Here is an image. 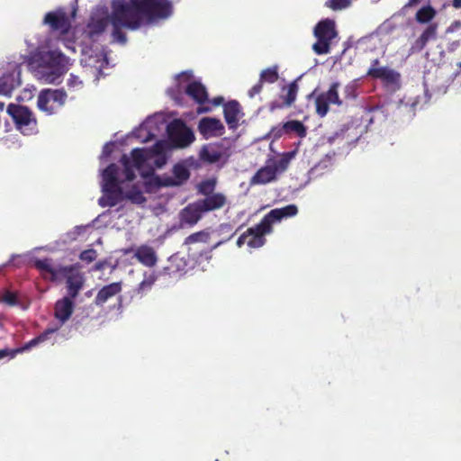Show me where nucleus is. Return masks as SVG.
I'll return each mask as SVG.
<instances>
[{
	"instance_id": "0e129e2a",
	"label": "nucleus",
	"mask_w": 461,
	"mask_h": 461,
	"mask_svg": "<svg viewBox=\"0 0 461 461\" xmlns=\"http://www.w3.org/2000/svg\"><path fill=\"white\" fill-rule=\"evenodd\" d=\"M131 251H133V249H126V250L124 251V254H128V253H130Z\"/></svg>"
},
{
	"instance_id": "c03bdc74",
	"label": "nucleus",
	"mask_w": 461,
	"mask_h": 461,
	"mask_svg": "<svg viewBox=\"0 0 461 461\" xmlns=\"http://www.w3.org/2000/svg\"><path fill=\"white\" fill-rule=\"evenodd\" d=\"M283 127H284V123H279V124L272 127V129L269 131V135L274 140H278L282 136L286 135V131H285V129Z\"/></svg>"
},
{
	"instance_id": "c756f323",
	"label": "nucleus",
	"mask_w": 461,
	"mask_h": 461,
	"mask_svg": "<svg viewBox=\"0 0 461 461\" xmlns=\"http://www.w3.org/2000/svg\"><path fill=\"white\" fill-rule=\"evenodd\" d=\"M131 156L132 160L131 164L132 163L133 167L137 169H140L147 159L150 158L147 149L139 148L133 149L131 152Z\"/></svg>"
},
{
	"instance_id": "4468645a",
	"label": "nucleus",
	"mask_w": 461,
	"mask_h": 461,
	"mask_svg": "<svg viewBox=\"0 0 461 461\" xmlns=\"http://www.w3.org/2000/svg\"><path fill=\"white\" fill-rule=\"evenodd\" d=\"M272 231V227L266 223L263 220L254 227L248 229L249 240L247 245L253 249L262 247L266 243V234H269Z\"/></svg>"
},
{
	"instance_id": "37998d69",
	"label": "nucleus",
	"mask_w": 461,
	"mask_h": 461,
	"mask_svg": "<svg viewBox=\"0 0 461 461\" xmlns=\"http://www.w3.org/2000/svg\"><path fill=\"white\" fill-rule=\"evenodd\" d=\"M97 258V252L94 249H89L80 253L79 258L86 263L95 261Z\"/></svg>"
},
{
	"instance_id": "7ed1b4c3",
	"label": "nucleus",
	"mask_w": 461,
	"mask_h": 461,
	"mask_svg": "<svg viewBox=\"0 0 461 461\" xmlns=\"http://www.w3.org/2000/svg\"><path fill=\"white\" fill-rule=\"evenodd\" d=\"M132 13L137 14L141 25L142 20L153 22L168 18L173 14V5L169 0H130Z\"/></svg>"
},
{
	"instance_id": "052dcab7",
	"label": "nucleus",
	"mask_w": 461,
	"mask_h": 461,
	"mask_svg": "<svg viewBox=\"0 0 461 461\" xmlns=\"http://www.w3.org/2000/svg\"><path fill=\"white\" fill-rule=\"evenodd\" d=\"M456 66L459 69L456 72V75H458L461 73V61L456 63Z\"/></svg>"
},
{
	"instance_id": "f257e3e1",
	"label": "nucleus",
	"mask_w": 461,
	"mask_h": 461,
	"mask_svg": "<svg viewBox=\"0 0 461 461\" xmlns=\"http://www.w3.org/2000/svg\"><path fill=\"white\" fill-rule=\"evenodd\" d=\"M34 267L46 280L59 282L65 279L68 297L76 299L84 287L85 276L74 265H54L52 259L43 258L36 259Z\"/></svg>"
},
{
	"instance_id": "dca6fc26",
	"label": "nucleus",
	"mask_w": 461,
	"mask_h": 461,
	"mask_svg": "<svg viewBox=\"0 0 461 461\" xmlns=\"http://www.w3.org/2000/svg\"><path fill=\"white\" fill-rule=\"evenodd\" d=\"M73 298L64 296L58 300L54 305V317L59 322V328L64 325L72 316L75 304Z\"/></svg>"
},
{
	"instance_id": "e2e57ef3",
	"label": "nucleus",
	"mask_w": 461,
	"mask_h": 461,
	"mask_svg": "<svg viewBox=\"0 0 461 461\" xmlns=\"http://www.w3.org/2000/svg\"><path fill=\"white\" fill-rule=\"evenodd\" d=\"M5 107V104L3 102H0V110L2 111Z\"/></svg>"
},
{
	"instance_id": "bb28decb",
	"label": "nucleus",
	"mask_w": 461,
	"mask_h": 461,
	"mask_svg": "<svg viewBox=\"0 0 461 461\" xmlns=\"http://www.w3.org/2000/svg\"><path fill=\"white\" fill-rule=\"evenodd\" d=\"M59 330V327L48 328L42 333H41L39 336L33 338L29 342H27L23 348H18V349L13 351L11 353V356L14 357V355L17 352H23L24 350L31 349L32 348L39 345L40 343H42V342L46 341L49 339L50 335L57 332Z\"/></svg>"
},
{
	"instance_id": "13d9d810",
	"label": "nucleus",
	"mask_w": 461,
	"mask_h": 461,
	"mask_svg": "<svg viewBox=\"0 0 461 461\" xmlns=\"http://www.w3.org/2000/svg\"><path fill=\"white\" fill-rule=\"evenodd\" d=\"M211 111V108L210 107H200L198 108V113H208Z\"/></svg>"
},
{
	"instance_id": "864d4df0",
	"label": "nucleus",
	"mask_w": 461,
	"mask_h": 461,
	"mask_svg": "<svg viewBox=\"0 0 461 461\" xmlns=\"http://www.w3.org/2000/svg\"><path fill=\"white\" fill-rule=\"evenodd\" d=\"M211 103L213 106H219L221 104H225L224 98L222 96L214 97L213 99H212Z\"/></svg>"
},
{
	"instance_id": "4d7b16f0",
	"label": "nucleus",
	"mask_w": 461,
	"mask_h": 461,
	"mask_svg": "<svg viewBox=\"0 0 461 461\" xmlns=\"http://www.w3.org/2000/svg\"><path fill=\"white\" fill-rule=\"evenodd\" d=\"M380 64V61L378 59H375L372 60L371 67L370 68H379L378 65Z\"/></svg>"
},
{
	"instance_id": "de8ad7c7",
	"label": "nucleus",
	"mask_w": 461,
	"mask_h": 461,
	"mask_svg": "<svg viewBox=\"0 0 461 461\" xmlns=\"http://www.w3.org/2000/svg\"><path fill=\"white\" fill-rule=\"evenodd\" d=\"M426 45L427 42L420 36L411 45L410 51L411 53H419L426 47Z\"/></svg>"
},
{
	"instance_id": "09e8293b",
	"label": "nucleus",
	"mask_w": 461,
	"mask_h": 461,
	"mask_svg": "<svg viewBox=\"0 0 461 461\" xmlns=\"http://www.w3.org/2000/svg\"><path fill=\"white\" fill-rule=\"evenodd\" d=\"M263 85L264 83L259 79L258 82L249 90V96L253 98L255 95L260 94L263 89Z\"/></svg>"
},
{
	"instance_id": "a18cd8bd",
	"label": "nucleus",
	"mask_w": 461,
	"mask_h": 461,
	"mask_svg": "<svg viewBox=\"0 0 461 461\" xmlns=\"http://www.w3.org/2000/svg\"><path fill=\"white\" fill-rule=\"evenodd\" d=\"M2 301L10 305V306H14L17 304L18 303V300H17V295L14 292H11V291H6L3 297H2Z\"/></svg>"
},
{
	"instance_id": "9d476101",
	"label": "nucleus",
	"mask_w": 461,
	"mask_h": 461,
	"mask_svg": "<svg viewBox=\"0 0 461 461\" xmlns=\"http://www.w3.org/2000/svg\"><path fill=\"white\" fill-rule=\"evenodd\" d=\"M339 84L338 82H334L330 85L328 91L323 92L317 95L315 99V107L316 113L320 117H324L329 112L330 104H338L340 105L342 101L339 96Z\"/></svg>"
},
{
	"instance_id": "69168bd1",
	"label": "nucleus",
	"mask_w": 461,
	"mask_h": 461,
	"mask_svg": "<svg viewBox=\"0 0 461 461\" xmlns=\"http://www.w3.org/2000/svg\"><path fill=\"white\" fill-rule=\"evenodd\" d=\"M164 162H165V161H162L161 163H158V161H157L156 163H157V165H158V167H160Z\"/></svg>"
},
{
	"instance_id": "f3484780",
	"label": "nucleus",
	"mask_w": 461,
	"mask_h": 461,
	"mask_svg": "<svg viewBox=\"0 0 461 461\" xmlns=\"http://www.w3.org/2000/svg\"><path fill=\"white\" fill-rule=\"evenodd\" d=\"M242 108L237 100H230L223 104V115L226 123L231 130H236L239 121L243 116Z\"/></svg>"
},
{
	"instance_id": "5701e85b",
	"label": "nucleus",
	"mask_w": 461,
	"mask_h": 461,
	"mask_svg": "<svg viewBox=\"0 0 461 461\" xmlns=\"http://www.w3.org/2000/svg\"><path fill=\"white\" fill-rule=\"evenodd\" d=\"M20 85V71L6 73L0 78V95H11L12 92Z\"/></svg>"
},
{
	"instance_id": "c85d7f7f",
	"label": "nucleus",
	"mask_w": 461,
	"mask_h": 461,
	"mask_svg": "<svg viewBox=\"0 0 461 461\" xmlns=\"http://www.w3.org/2000/svg\"><path fill=\"white\" fill-rule=\"evenodd\" d=\"M125 199L135 204H142L146 202V197L140 186L137 184L132 185L131 188L124 193Z\"/></svg>"
},
{
	"instance_id": "5fc2aeb1",
	"label": "nucleus",
	"mask_w": 461,
	"mask_h": 461,
	"mask_svg": "<svg viewBox=\"0 0 461 461\" xmlns=\"http://www.w3.org/2000/svg\"><path fill=\"white\" fill-rule=\"evenodd\" d=\"M452 6L456 9H461V0H452Z\"/></svg>"
},
{
	"instance_id": "49530a36",
	"label": "nucleus",
	"mask_w": 461,
	"mask_h": 461,
	"mask_svg": "<svg viewBox=\"0 0 461 461\" xmlns=\"http://www.w3.org/2000/svg\"><path fill=\"white\" fill-rule=\"evenodd\" d=\"M426 45L427 42L420 36L411 45L410 51L411 53H419L426 47Z\"/></svg>"
},
{
	"instance_id": "a211bd4d",
	"label": "nucleus",
	"mask_w": 461,
	"mask_h": 461,
	"mask_svg": "<svg viewBox=\"0 0 461 461\" xmlns=\"http://www.w3.org/2000/svg\"><path fill=\"white\" fill-rule=\"evenodd\" d=\"M103 191L105 194V197L99 199V204L102 207H113L125 200L124 192L120 184L113 185H103Z\"/></svg>"
},
{
	"instance_id": "b1692460",
	"label": "nucleus",
	"mask_w": 461,
	"mask_h": 461,
	"mask_svg": "<svg viewBox=\"0 0 461 461\" xmlns=\"http://www.w3.org/2000/svg\"><path fill=\"white\" fill-rule=\"evenodd\" d=\"M122 292V282L111 283L102 287L95 298V303L97 306H103L109 299Z\"/></svg>"
},
{
	"instance_id": "3c124183",
	"label": "nucleus",
	"mask_w": 461,
	"mask_h": 461,
	"mask_svg": "<svg viewBox=\"0 0 461 461\" xmlns=\"http://www.w3.org/2000/svg\"><path fill=\"white\" fill-rule=\"evenodd\" d=\"M249 238L248 236V230H246V232H244L243 234H241L238 240H237V246L239 248H241L245 243H247V239Z\"/></svg>"
},
{
	"instance_id": "ea45409f",
	"label": "nucleus",
	"mask_w": 461,
	"mask_h": 461,
	"mask_svg": "<svg viewBox=\"0 0 461 461\" xmlns=\"http://www.w3.org/2000/svg\"><path fill=\"white\" fill-rule=\"evenodd\" d=\"M121 162L123 165V173L127 181H132L135 178L133 165L131 164V159L127 155H122Z\"/></svg>"
},
{
	"instance_id": "6ab92c4d",
	"label": "nucleus",
	"mask_w": 461,
	"mask_h": 461,
	"mask_svg": "<svg viewBox=\"0 0 461 461\" xmlns=\"http://www.w3.org/2000/svg\"><path fill=\"white\" fill-rule=\"evenodd\" d=\"M298 212V208L295 204H288L281 208H276L267 212L262 220L272 227L273 223L279 221L285 218L295 216Z\"/></svg>"
},
{
	"instance_id": "393cba45",
	"label": "nucleus",
	"mask_w": 461,
	"mask_h": 461,
	"mask_svg": "<svg viewBox=\"0 0 461 461\" xmlns=\"http://www.w3.org/2000/svg\"><path fill=\"white\" fill-rule=\"evenodd\" d=\"M185 92L198 104H203L208 100L206 87L199 81L190 82L186 86Z\"/></svg>"
},
{
	"instance_id": "f03ea898",
	"label": "nucleus",
	"mask_w": 461,
	"mask_h": 461,
	"mask_svg": "<svg viewBox=\"0 0 461 461\" xmlns=\"http://www.w3.org/2000/svg\"><path fill=\"white\" fill-rule=\"evenodd\" d=\"M111 23L113 24V37L121 43L127 42V36L122 27L137 30L140 27V19L132 13V8L124 0H113L112 5Z\"/></svg>"
},
{
	"instance_id": "f704fd0d",
	"label": "nucleus",
	"mask_w": 461,
	"mask_h": 461,
	"mask_svg": "<svg viewBox=\"0 0 461 461\" xmlns=\"http://www.w3.org/2000/svg\"><path fill=\"white\" fill-rule=\"evenodd\" d=\"M210 240V233L206 230H200L187 236L184 240L185 246H189L197 242L207 243Z\"/></svg>"
},
{
	"instance_id": "f8f14e48",
	"label": "nucleus",
	"mask_w": 461,
	"mask_h": 461,
	"mask_svg": "<svg viewBox=\"0 0 461 461\" xmlns=\"http://www.w3.org/2000/svg\"><path fill=\"white\" fill-rule=\"evenodd\" d=\"M198 131L206 140L221 137L225 133V127L220 119L203 117L198 122Z\"/></svg>"
},
{
	"instance_id": "a19ab883",
	"label": "nucleus",
	"mask_w": 461,
	"mask_h": 461,
	"mask_svg": "<svg viewBox=\"0 0 461 461\" xmlns=\"http://www.w3.org/2000/svg\"><path fill=\"white\" fill-rule=\"evenodd\" d=\"M351 5V0H327L325 6L332 11H340L348 8Z\"/></svg>"
},
{
	"instance_id": "58836bf2",
	"label": "nucleus",
	"mask_w": 461,
	"mask_h": 461,
	"mask_svg": "<svg viewBox=\"0 0 461 461\" xmlns=\"http://www.w3.org/2000/svg\"><path fill=\"white\" fill-rule=\"evenodd\" d=\"M157 280V276L154 274H149L148 276L145 275L144 279L139 284L136 288V293L138 294H142L143 293L151 289L152 285L155 284Z\"/></svg>"
},
{
	"instance_id": "e433bc0d",
	"label": "nucleus",
	"mask_w": 461,
	"mask_h": 461,
	"mask_svg": "<svg viewBox=\"0 0 461 461\" xmlns=\"http://www.w3.org/2000/svg\"><path fill=\"white\" fill-rule=\"evenodd\" d=\"M216 187V180L213 178L206 179L199 183L197 185V191L199 194L208 196L214 193Z\"/></svg>"
},
{
	"instance_id": "79ce46f5",
	"label": "nucleus",
	"mask_w": 461,
	"mask_h": 461,
	"mask_svg": "<svg viewBox=\"0 0 461 461\" xmlns=\"http://www.w3.org/2000/svg\"><path fill=\"white\" fill-rule=\"evenodd\" d=\"M437 31H438V24L437 23H430L421 33L420 38L424 40L427 43L431 41L435 40L437 38Z\"/></svg>"
},
{
	"instance_id": "423d86ee",
	"label": "nucleus",
	"mask_w": 461,
	"mask_h": 461,
	"mask_svg": "<svg viewBox=\"0 0 461 461\" xmlns=\"http://www.w3.org/2000/svg\"><path fill=\"white\" fill-rule=\"evenodd\" d=\"M313 34L317 39L312 45L314 53L317 55L330 53L332 41L338 37L334 20L327 18L320 21L314 27Z\"/></svg>"
},
{
	"instance_id": "ddd939ff",
	"label": "nucleus",
	"mask_w": 461,
	"mask_h": 461,
	"mask_svg": "<svg viewBox=\"0 0 461 461\" xmlns=\"http://www.w3.org/2000/svg\"><path fill=\"white\" fill-rule=\"evenodd\" d=\"M203 214L197 201L190 203L179 212V225L181 228L193 227L203 218Z\"/></svg>"
},
{
	"instance_id": "cd10ccee",
	"label": "nucleus",
	"mask_w": 461,
	"mask_h": 461,
	"mask_svg": "<svg viewBox=\"0 0 461 461\" xmlns=\"http://www.w3.org/2000/svg\"><path fill=\"white\" fill-rule=\"evenodd\" d=\"M285 131L286 135L294 134L299 138H305L307 135V127L298 120H291L284 122Z\"/></svg>"
},
{
	"instance_id": "473e14b6",
	"label": "nucleus",
	"mask_w": 461,
	"mask_h": 461,
	"mask_svg": "<svg viewBox=\"0 0 461 461\" xmlns=\"http://www.w3.org/2000/svg\"><path fill=\"white\" fill-rule=\"evenodd\" d=\"M436 10L432 6H423L417 11L415 19L420 23H427L436 16Z\"/></svg>"
},
{
	"instance_id": "aec40b11",
	"label": "nucleus",
	"mask_w": 461,
	"mask_h": 461,
	"mask_svg": "<svg viewBox=\"0 0 461 461\" xmlns=\"http://www.w3.org/2000/svg\"><path fill=\"white\" fill-rule=\"evenodd\" d=\"M196 201L205 213L223 208L227 203V197L222 193H216Z\"/></svg>"
},
{
	"instance_id": "680f3d73",
	"label": "nucleus",
	"mask_w": 461,
	"mask_h": 461,
	"mask_svg": "<svg viewBox=\"0 0 461 461\" xmlns=\"http://www.w3.org/2000/svg\"><path fill=\"white\" fill-rule=\"evenodd\" d=\"M222 243V241H220L218 243H216L215 245L212 246V248L211 249V250L216 249L218 246H220L221 244Z\"/></svg>"
},
{
	"instance_id": "39448f33",
	"label": "nucleus",
	"mask_w": 461,
	"mask_h": 461,
	"mask_svg": "<svg viewBox=\"0 0 461 461\" xmlns=\"http://www.w3.org/2000/svg\"><path fill=\"white\" fill-rule=\"evenodd\" d=\"M295 151L284 152L279 158H270L266 165L259 168L251 178L253 185H265L276 180V176L285 172L294 158Z\"/></svg>"
},
{
	"instance_id": "9b49d317",
	"label": "nucleus",
	"mask_w": 461,
	"mask_h": 461,
	"mask_svg": "<svg viewBox=\"0 0 461 461\" xmlns=\"http://www.w3.org/2000/svg\"><path fill=\"white\" fill-rule=\"evenodd\" d=\"M298 91L299 86L297 80L289 83L287 86H284L281 88L279 101L275 100L269 103V111L274 112L276 110H281L284 108L291 107L296 100Z\"/></svg>"
},
{
	"instance_id": "bf43d9fd",
	"label": "nucleus",
	"mask_w": 461,
	"mask_h": 461,
	"mask_svg": "<svg viewBox=\"0 0 461 461\" xmlns=\"http://www.w3.org/2000/svg\"><path fill=\"white\" fill-rule=\"evenodd\" d=\"M9 353L6 349L0 350V359L7 356Z\"/></svg>"
},
{
	"instance_id": "7c9ffc66",
	"label": "nucleus",
	"mask_w": 461,
	"mask_h": 461,
	"mask_svg": "<svg viewBox=\"0 0 461 461\" xmlns=\"http://www.w3.org/2000/svg\"><path fill=\"white\" fill-rule=\"evenodd\" d=\"M118 170V167L113 163L107 166L103 172V185H113L120 184L117 177Z\"/></svg>"
},
{
	"instance_id": "6e6d98bb",
	"label": "nucleus",
	"mask_w": 461,
	"mask_h": 461,
	"mask_svg": "<svg viewBox=\"0 0 461 461\" xmlns=\"http://www.w3.org/2000/svg\"><path fill=\"white\" fill-rule=\"evenodd\" d=\"M421 0H408L407 6L417 5Z\"/></svg>"
},
{
	"instance_id": "0eeeda50",
	"label": "nucleus",
	"mask_w": 461,
	"mask_h": 461,
	"mask_svg": "<svg viewBox=\"0 0 461 461\" xmlns=\"http://www.w3.org/2000/svg\"><path fill=\"white\" fill-rule=\"evenodd\" d=\"M6 112L12 118L15 128L23 135H32L37 132L36 117L27 106L9 104Z\"/></svg>"
},
{
	"instance_id": "20e7f679",
	"label": "nucleus",
	"mask_w": 461,
	"mask_h": 461,
	"mask_svg": "<svg viewBox=\"0 0 461 461\" xmlns=\"http://www.w3.org/2000/svg\"><path fill=\"white\" fill-rule=\"evenodd\" d=\"M67 63L66 56L59 50L41 52L39 57L41 78L47 84H55L65 73Z\"/></svg>"
},
{
	"instance_id": "2eb2a0df",
	"label": "nucleus",
	"mask_w": 461,
	"mask_h": 461,
	"mask_svg": "<svg viewBox=\"0 0 461 461\" xmlns=\"http://www.w3.org/2000/svg\"><path fill=\"white\" fill-rule=\"evenodd\" d=\"M44 23L48 24L52 31L67 33L70 28V21L67 14L61 10L49 12L44 16Z\"/></svg>"
},
{
	"instance_id": "c9c22d12",
	"label": "nucleus",
	"mask_w": 461,
	"mask_h": 461,
	"mask_svg": "<svg viewBox=\"0 0 461 461\" xmlns=\"http://www.w3.org/2000/svg\"><path fill=\"white\" fill-rule=\"evenodd\" d=\"M170 145L168 141L161 140H158L150 149H147L150 158L155 156H165V153L169 149Z\"/></svg>"
},
{
	"instance_id": "4be33fe9",
	"label": "nucleus",
	"mask_w": 461,
	"mask_h": 461,
	"mask_svg": "<svg viewBox=\"0 0 461 461\" xmlns=\"http://www.w3.org/2000/svg\"><path fill=\"white\" fill-rule=\"evenodd\" d=\"M134 258L143 266L153 267L158 262L155 249L148 245H141L134 250Z\"/></svg>"
},
{
	"instance_id": "2f4dec72",
	"label": "nucleus",
	"mask_w": 461,
	"mask_h": 461,
	"mask_svg": "<svg viewBox=\"0 0 461 461\" xmlns=\"http://www.w3.org/2000/svg\"><path fill=\"white\" fill-rule=\"evenodd\" d=\"M174 180L171 185H181L190 177L189 170L183 165L177 164L173 168Z\"/></svg>"
},
{
	"instance_id": "a878e982",
	"label": "nucleus",
	"mask_w": 461,
	"mask_h": 461,
	"mask_svg": "<svg viewBox=\"0 0 461 461\" xmlns=\"http://www.w3.org/2000/svg\"><path fill=\"white\" fill-rule=\"evenodd\" d=\"M109 18L107 15L102 17L91 16L88 23L87 30L90 38L100 35L105 30L108 25Z\"/></svg>"
},
{
	"instance_id": "1a4fd4ad",
	"label": "nucleus",
	"mask_w": 461,
	"mask_h": 461,
	"mask_svg": "<svg viewBox=\"0 0 461 461\" xmlns=\"http://www.w3.org/2000/svg\"><path fill=\"white\" fill-rule=\"evenodd\" d=\"M169 140L177 148H185L194 140V135L185 123L178 119L173 120L167 127Z\"/></svg>"
},
{
	"instance_id": "603ef678",
	"label": "nucleus",
	"mask_w": 461,
	"mask_h": 461,
	"mask_svg": "<svg viewBox=\"0 0 461 461\" xmlns=\"http://www.w3.org/2000/svg\"><path fill=\"white\" fill-rule=\"evenodd\" d=\"M460 44H461V41L459 40L454 41L449 43V45L447 47V50L450 52H453L459 48Z\"/></svg>"
},
{
	"instance_id": "4c0bfd02",
	"label": "nucleus",
	"mask_w": 461,
	"mask_h": 461,
	"mask_svg": "<svg viewBox=\"0 0 461 461\" xmlns=\"http://www.w3.org/2000/svg\"><path fill=\"white\" fill-rule=\"evenodd\" d=\"M221 158V153L214 149L203 148L201 151V158L209 163H216Z\"/></svg>"
},
{
	"instance_id": "72a5a7b5",
	"label": "nucleus",
	"mask_w": 461,
	"mask_h": 461,
	"mask_svg": "<svg viewBox=\"0 0 461 461\" xmlns=\"http://www.w3.org/2000/svg\"><path fill=\"white\" fill-rule=\"evenodd\" d=\"M278 78H279L278 67L276 65L267 68L266 69H263L259 75V79L264 84L265 83L274 84L278 80Z\"/></svg>"
},
{
	"instance_id": "8fccbe9b",
	"label": "nucleus",
	"mask_w": 461,
	"mask_h": 461,
	"mask_svg": "<svg viewBox=\"0 0 461 461\" xmlns=\"http://www.w3.org/2000/svg\"><path fill=\"white\" fill-rule=\"evenodd\" d=\"M68 86L69 87H73V88L82 87L83 82L81 80H79L77 76L70 74L69 78L68 80Z\"/></svg>"
},
{
	"instance_id": "412c9836",
	"label": "nucleus",
	"mask_w": 461,
	"mask_h": 461,
	"mask_svg": "<svg viewBox=\"0 0 461 461\" xmlns=\"http://www.w3.org/2000/svg\"><path fill=\"white\" fill-rule=\"evenodd\" d=\"M366 76L375 79H381L387 85H394L400 79V74L387 67L369 68Z\"/></svg>"
},
{
	"instance_id": "6e6552de",
	"label": "nucleus",
	"mask_w": 461,
	"mask_h": 461,
	"mask_svg": "<svg viewBox=\"0 0 461 461\" xmlns=\"http://www.w3.org/2000/svg\"><path fill=\"white\" fill-rule=\"evenodd\" d=\"M68 95L64 89H42L37 98L38 108L47 114H54L64 106Z\"/></svg>"
}]
</instances>
